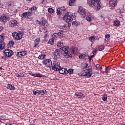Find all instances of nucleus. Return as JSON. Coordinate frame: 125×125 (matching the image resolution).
<instances>
[{
  "label": "nucleus",
  "mask_w": 125,
  "mask_h": 125,
  "mask_svg": "<svg viewBox=\"0 0 125 125\" xmlns=\"http://www.w3.org/2000/svg\"><path fill=\"white\" fill-rule=\"evenodd\" d=\"M75 1H76V0H69V5L72 6V5L74 4V2H75Z\"/></svg>",
  "instance_id": "a19ab883"
},
{
  "label": "nucleus",
  "mask_w": 125,
  "mask_h": 125,
  "mask_svg": "<svg viewBox=\"0 0 125 125\" xmlns=\"http://www.w3.org/2000/svg\"><path fill=\"white\" fill-rule=\"evenodd\" d=\"M88 57L89 61H90V60H91V58H93V57H94V55H91V56H90L88 55V57Z\"/></svg>",
  "instance_id": "8fccbe9b"
},
{
  "label": "nucleus",
  "mask_w": 125,
  "mask_h": 125,
  "mask_svg": "<svg viewBox=\"0 0 125 125\" xmlns=\"http://www.w3.org/2000/svg\"><path fill=\"white\" fill-rule=\"evenodd\" d=\"M37 94H38V95L41 94V93H40V90H37Z\"/></svg>",
  "instance_id": "680f3d73"
},
{
  "label": "nucleus",
  "mask_w": 125,
  "mask_h": 125,
  "mask_svg": "<svg viewBox=\"0 0 125 125\" xmlns=\"http://www.w3.org/2000/svg\"><path fill=\"white\" fill-rule=\"evenodd\" d=\"M37 10V7L33 6L32 7L29 8L28 12H30L31 13V15H33L34 14V12L36 11Z\"/></svg>",
  "instance_id": "aec40b11"
},
{
  "label": "nucleus",
  "mask_w": 125,
  "mask_h": 125,
  "mask_svg": "<svg viewBox=\"0 0 125 125\" xmlns=\"http://www.w3.org/2000/svg\"><path fill=\"white\" fill-rule=\"evenodd\" d=\"M75 17V16H73L70 12H67L66 14H65L63 18V20L65 22H66V23L64 24V27L65 28H68L69 27H71L72 23H70L69 22H71V21H73V17Z\"/></svg>",
  "instance_id": "f257e3e1"
},
{
  "label": "nucleus",
  "mask_w": 125,
  "mask_h": 125,
  "mask_svg": "<svg viewBox=\"0 0 125 125\" xmlns=\"http://www.w3.org/2000/svg\"><path fill=\"white\" fill-rule=\"evenodd\" d=\"M43 26H44V28L45 27H47V25H48V22L46 20H42Z\"/></svg>",
  "instance_id": "a878e982"
},
{
  "label": "nucleus",
  "mask_w": 125,
  "mask_h": 125,
  "mask_svg": "<svg viewBox=\"0 0 125 125\" xmlns=\"http://www.w3.org/2000/svg\"><path fill=\"white\" fill-rule=\"evenodd\" d=\"M40 41L41 39H40V38H37L35 39V42H36V43H38V44H39Z\"/></svg>",
  "instance_id": "a18cd8bd"
},
{
  "label": "nucleus",
  "mask_w": 125,
  "mask_h": 125,
  "mask_svg": "<svg viewBox=\"0 0 125 125\" xmlns=\"http://www.w3.org/2000/svg\"><path fill=\"white\" fill-rule=\"evenodd\" d=\"M11 6V4H10L8 5V7H10V6Z\"/></svg>",
  "instance_id": "69168bd1"
},
{
  "label": "nucleus",
  "mask_w": 125,
  "mask_h": 125,
  "mask_svg": "<svg viewBox=\"0 0 125 125\" xmlns=\"http://www.w3.org/2000/svg\"><path fill=\"white\" fill-rule=\"evenodd\" d=\"M4 28L2 26H0V32H1L3 30Z\"/></svg>",
  "instance_id": "13d9d810"
},
{
  "label": "nucleus",
  "mask_w": 125,
  "mask_h": 125,
  "mask_svg": "<svg viewBox=\"0 0 125 125\" xmlns=\"http://www.w3.org/2000/svg\"><path fill=\"white\" fill-rule=\"evenodd\" d=\"M60 49L62 50L64 52L63 55L67 58H72L73 55L71 54V51H70V47L69 46H64L62 47Z\"/></svg>",
  "instance_id": "20e7f679"
},
{
  "label": "nucleus",
  "mask_w": 125,
  "mask_h": 125,
  "mask_svg": "<svg viewBox=\"0 0 125 125\" xmlns=\"http://www.w3.org/2000/svg\"><path fill=\"white\" fill-rule=\"evenodd\" d=\"M113 24L114 26H116V27H119L121 24V22L119 20H115L114 21Z\"/></svg>",
  "instance_id": "5701e85b"
},
{
  "label": "nucleus",
  "mask_w": 125,
  "mask_h": 125,
  "mask_svg": "<svg viewBox=\"0 0 125 125\" xmlns=\"http://www.w3.org/2000/svg\"><path fill=\"white\" fill-rule=\"evenodd\" d=\"M6 119V117L4 115H1L0 116V120H1L2 121H4Z\"/></svg>",
  "instance_id": "37998d69"
},
{
  "label": "nucleus",
  "mask_w": 125,
  "mask_h": 125,
  "mask_svg": "<svg viewBox=\"0 0 125 125\" xmlns=\"http://www.w3.org/2000/svg\"><path fill=\"white\" fill-rule=\"evenodd\" d=\"M47 37V35H45L43 37L44 39H46V37Z\"/></svg>",
  "instance_id": "0e129e2a"
},
{
  "label": "nucleus",
  "mask_w": 125,
  "mask_h": 125,
  "mask_svg": "<svg viewBox=\"0 0 125 125\" xmlns=\"http://www.w3.org/2000/svg\"><path fill=\"white\" fill-rule=\"evenodd\" d=\"M92 67L91 66H88L87 69L83 70L81 72L82 76L84 77H87V78H90V77H93L95 75V73L92 72Z\"/></svg>",
  "instance_id": "f03ea898"
},
{
  "label": "nucleus",
  "mask_w": 125,
  "mask_h": 125,
  "mask_svg": "<svg viewBox=\"0 0 125 125\" xmlns=\"http://www.w3.org/2000/svg\"><path fill=\"white\" fill-rule=\"evenodd\" d=\"M110 69H111V67L110 66L106 67L105 68L104 73H105V74H108V73H109V71H110Z\"/></svg>",
  "instance_id": "c9c22d12"
},
{
  "label": "nucleus",
  "mask_w": 125,
  "mask_h": 125,
  "mask_svg": "<svg viewBox=\"0 0 125 125\" xmlns=\"http://www.w3.org/2000/svg\"><path fill=\"white\" fill-rule=\"evenodd\" d=\"M86 19L87 21L90 22L91 21V20H92V19L91 18V16L89 15V14H87L86 15Z\"/></svg>",
  "instance_id": "bb28decb"
},
{
  "label": "nucleus",
  "mask_w": 125,
  "mask_h": 125,
  "mask_svg": "<svg viewBox=\"0 0 125 125\" xmlns=\"http://www.w3.org/2000/svg\"><path fill=\"white\" fill-rule=\"evenodd\" d=\"M87 57H88V54L87 53L81 54L79 55V59H86Z\"/></svg>",
  "instance_id": "6ab92c4d"
},
{
  "label": "nucleus",
  "mask_w": 125,
  "mask_h": 125,
  "mask_svg": "<svg viewBox=\"0 0 125 125\" xmlns=\"http://www.w3.org/2000/svg\"><path fill=\"white\" fill-rule=\"evenodd\" d=\"M60 74H62V75H68V70L67 68H62L61 66L58 70Z\"/></svg>",
  "instance_id": "ddd939ff"
},
{
  "label": "nucleus",
  "mask_w": 125,
  "mask_h": 125,
  "mask_svg": "<svg viewBox=\"0 0 125 125\" xmlns=\"http://www.w3.org/2000/svg\"><path fill=\"white\" fill-rule=\"evenodd\" d=\"M96 68L97 70H100V71L102 70V66H100V64H97L96 65Z\"/></svg>",
  "instance_id": "f704fd0d"
},
{
  "label": "nucleus",
  "mask_w": 125,
  "mask_h": 125,
  "mask_svg": "<svg viewBox=\"0 0 125 125\" xmlns=\"http://www.w3.org/2000/svg\"><path fill=\"white\" fill-rule=\"evenodd\" d=\"M105 39H109L110 38V34H106L105 36Z\"/></svg>",
  "instance_id": "864d4df0"
},
{
  "label": "nucleus",
  "mask_w": 125,
  "mask_h": 125,
  "mask_svg": "<svg viewBox=\"0 0 125 125\" xmlns=\"http://www.w3.org/2000/svg\"><path fill=\"white\" fill-rule=\"evenodd\" d=\"M18 24L17 21L15 20H11L9 21V27H15Z\"/></svg>",
  "instance_id": "f3484780"
},
{
  "label": "nucleus",
  "mask_w": 125,
  "mask_h": 125,
  "mask_svg": "<svg viewBox=\"0 0 125 125\" xmlns=\"http://www.w3.org/2000/svg\"><path fill=\"white\" fill-rule=\"evenodd\" d=\"M58 37H59L58 36V34H57V33H55L52 36V39H53L54 40H56Z\"/></svg>",
  "instance_id": "2f4dec72"
},
{
  "label": "nucleus",
  "mask_w": 125,
  "mask_h": 125,
  "mask_svg": "<svg viewBox=\"0 0 125 125\" xmlns=\"http://www.w3.org/2000/svg\"><path fill=\"white\" fill-rule=\"evenodd\" d=\"M85 95L83 94L82 92H76L74 95V98H80L81 99H83Z\"/></svg>",
  "instance_id": "f8f14e48"
},
{
  "label": "nucleus",
  "mask_w": 125,
  "mask_h": 125,
  "mask_svg": "<svg viewBox=\"0 0 125 125\" xmlns=\"http://www.w3.org/2000/svg\"><path fill=\"white\" fill-rule=\"evenodd\" d=\"M14 45V42L12 41H11L9 42V43L7 44V47L8 48L11 47L12 46H13Z\"/></svg>",
  "instance_id": "393cba45"
},
{
  "label": "nucleus",
  "mask_w": 125,
  "mask_h": 125,
  "mask_svg": "<svg viewBox=\"0 0 125 125\" xmlns=\"http://www.w3.org/2000/svg\"><path fill=\"white\" fill-rule=\"evenodd\" d=\"M43 65H46V67L50 68L52 65V62L50 59H45L42 61Z\"/></svg>",
  "instance_id": "9b49d317"
},
{
  "label": "nucleus",
  "mask_w": 125,
  "mask_h": 125,
  "mask_svg": "<svg viewBox=\"0 0 125 125\" xmlns=\"http://www.w3.org/2000/svg\"><path fill=\"white\" fill-rule=\"evenodd\" d=\"M13 37L14 38L15 40H17L19 41L23 38V33L22 32H13L12 33Z\"/></svg>",
  "instance_id": "423d86ee"
},
{
  "label": "nucleus",
  "mask_w": 125,
  "mask_h": 125,
  "mask_svg": "<svg viewBox=\"0 0 125 125\" xmlns=\"http://www.w3.org/2000/svg\"><path fill=\"white\" fill-rule=\"evenodd\" d=\"M62 54V51L61 50L57 49L53 52V54L55 59H57V58H59L60 57V55Z\"/></svg>",
  "instance_id": "6e6552de"
},
{
  "label": "nucleus",
  "mask_w": 125,
  "mask_h": 125,
  "mask_svg": "<svg viewBox=\"0 0 125 125\" xmlns=\"http://www.w3.org/2000/svg\"><path fill=\"white\" fill-rule=\"evenodd\" d=\"M89 41L93 42L95 41V37L93 36H91V37L89 38Z\"/></svg>",
  "instance_id": "473e14b6"
},
{
  "label": "nucleus",
  "mask_w": 125,
  "mask_h": 125,
  "mask_svg": "<svg viewBox=\"0 0 125 125\" xmlns=\"http://www.w3.org/2000/svg\"><path fill=\"white\" fill-rule=\"evenodd\" d=\"M88 66V63H86L85 64V67L84 68H85L86 69H87V68H88V67H87Z\"/></svg>",
  "instance_id": "4d7b16f0"
},
{
  "label": "nucleus",
  "mask_w": 125,
  "mask_h": 125,
  "mask_svg": "<svg viewBox=\"0 0 125 125\" xmlns=\"http://www.w3.org/2000/svg\"><path fill=\"white\" fill-rule=\"evenodd\" d=\"M117 3H118V0H110L109 1L110 6H112V7L116 6Z\"/></svg>",
  "instance_id": "a211bd4d"
},
{
  "label": "nucleus",
  "mask_w": 125,
  "mask_h": 125,
  "mask_svg": "<svg viewBox=\"0 0 125 125\" xmlns=\"http://www.w3.org/2000/svg\"><path fill=\"white\" fill-rule=\"evenodd\" d=\"M61 67L60 62H54L50 68H51L52 70L56 72L57 71H59Z\"/></svg>",
  "instance_id": "39448f33"
},
{
  "label": "nucleus",
  "mask_w": 125,
  "mask_h": 125,
  "mask_svg": "<svg viewBox=\"0 0 125 125\" xmlns=\"http://www.w3.org/2000/svg\"><path fill=\"white\" fill-rule=\"evenodd\" d=\"M100 18H102V20L103 21V20H105V18L102 17V16H100Z\"/></svg>",
  "instance_id": "bf43d9fd"
},
{
  "label": "nucleus",
  "mask_w": 125,
  "mask_h": 125,
  "mask_svg": "<svg viewBox=\"0 0 125 125\" xmlns=\"http://www.w3.org/2000/svg\"><path fill=\"white\" fill-rule=\"evenodd\" d=\"M20 77H21V78H24L25 75L22 73H20Z\"/></svg>",
  "instance_id": "603ef678"
},
{
  "label": "nucleus",
  "mask_w": 125,
  "mask_h": 125,
  "mask_svg": "<svg viewBox=\"0 0 125 125\" xmlns=\"http://www.w3.org/2000/svg\"><path fill=\"white\" fill-rule=\"evenodd\" d=\"M104 49H105V47H104V45H102L99 46L98 47V49L99 51H103V50H104Z\"/></svg>",
  "instance_id": "72a5a7b5"
},
{
  "label": "nucleus",
  "mask_w": 125,
  "mask_h": 125,
  "mask_svg": "<svg viewBox=\"0 0 125 125\" xmlns=\"http://www.w3.org/2000/svg\"><path fill=\"white\" fill-rule=\"evenodd\" d=\"M37 22H38L39 25H40V26H42L43 25V22H42V21H38L37 20Z\"/></svg>",
  "instance_id": "49530a36"
},
{
  "label": "nucleus",
  "mask_w": 125,
  "mask_h": 125,
  "mask_svg": "<svg viewBox=\"0 0 125 125\" xmlns=\"http://www.w3.org/2000/svg\"><path fill=\"white\" fill-rule=\"evenodd\" d=\"M0 42H4V37L3 35H0Z\"/></svg>",
  "instance_id": "e433bc0d"
},
{
  "label": "nucleus",
  "mask_w": 125,
  "mask_h": 125,
  "mask_svg": "<svg viewBox=\"0 0 125 125\" xmlns=\"http://www.w3.org/2000/svg\"><path fill=\"white\" fill-rule=\"evenodd\" d=\"M78 12L80 13V14H81L82 18H85V16H86V15L87 14L85 12V9H83L82 7L79 8Z\"/></svg>",
  "instance_id": "0eeeda50"
},
{
  "label": "nucleus",
  "mask_w": 125,
  "mask_h": 125,
  "mask_svg": "<svg viewBox=\"0 0 125 125\" xmlns=\"http://www.w3.org/2000/svg\"><path fill=\"white\" fill-rule=\"evenodd\" d=\"M26 54H27V51H22L21 52H18L17 53V56L18 57H20V58H21V57H23V56H25V55H26Z\"/></svg>",
  "instance_id": "dca6fc26"
},
{
  "label": "nucleus",
  "mask_w": 125,
  "mask_h": 125,
  "mask_svg": "<svg viewBox=\"0 0 125 125\" xmlns=\"http://www.w3.org/2000/svg\"><path fill=\"white\" fill-rule=\"evenodd\" d=\"M72 25H73V26H79V24L78 23V22L76 21H73Z\"/></svg>",
  "instance_id": "c03bdc74"
},
{
  "label": "nucleus",
  "mask_w": 125,
  "mask_h": 125,
  "mask_svg": "<svg viewBox=\"0 0 125 125\" xmlns=\"http://www.w3.org/2000/svg\"><path fill=\"white\" fill-rule=\"evenodd\" d=\"M33 77H36V78H42V74L39 73H34Z\"/></svg>",
  "instance_id": "b1692460"
},
{
  "label": "nucleus",
  "mask_w": 125,
  "mask_h": 125,
  "mask_svg": "<svg viewBox=\"0 0 125 125\" xmlns=\"http://www.w3.org/2000/svg\"><path fill=\"white\" fill-rule=\"evenodd\" d=\"M4 47H5L4 42H0V51L2 50V49H3Z\"/></svg>",
  "instance_id": "cd10ccee"
},
{
  "label": "nucleus",
  "mask_w": 125,
  "mask_h": 125,
  "mask_svg": "<svg viewBox=\"0 0 125 125\" xmlns=\"http://www.w3.org/2000/svg\"><path fill=\"white\" fill-rule=\"evenodd\" d=\"M69 74V75H72V74L74 73V70H73V69L70 68L67 70V74Z\"/></svg>",
  "instance_id": "4c0bfd02"
},
{
  "label": "nucleus",
  "mask_w": 125,
  "mask_h": 125,
  "mask_svg": "<svg viewBox=\"0 0 125 125\" xmlns=\"http://www.w3.org/2000/svg\"><path fill=\"white\" fill-rule=\"evenodd\" d=\"M87 3L92 7L95 6V4H97V9L98 10H99V9L102 7V4H101V1H100V0H88Z\"/></svg>",
  "instance_id": "7ed1b4c3"
},
{
  "label": "nucleus",
  "mask_w": 125,
  "mask_h": 125,
  "mask_svg": "<svg viewBox=\"0 0 125 125\" xmlns=\"http://www.w3.org/2000/svg\"><path fill=\"white\" fill-rule=\"evenodd\" d=\"M39 45V43L35 42L34 47H37Z\"/></svg>",
  "instance_id": "5fc2aeb1"
},
{
  "label": "nucleus",
  "mask_w": 125,
  "mask_h": 125,
  "mask_svg": "<svg viewBox=\"0 0 125 125\" xmlns=\"http://www.w3.org/2000/svg\"><path fill=\"white\" fill-rule=\"evenodd\" d=\"M7 20H9V17L6 14H3L0 17V22H7Z\"/></svg>",
  "instance_id": "9d476101"
},
{
  "label": "nucleus",
  "mask_w": 125,
  "mask_h": 125,
  "mask_svg": "<svg viewBox=\"0 0 125 125\" xmlns=\"http://www.w3.org/2000/svg\"><path fill=\"white\" fill-rule=\"evenodd\" d=\"M1 70H2V68L1 67H0V70L1 71Z\"/></svg>",
  "instance_id": "338daca9"
},
{
  "label": "nucleus",
  "mask_w": 125,
  "mask_h": 125,
  "mask_svg": "<svg viewBox=\"0 0 125 125\" xmlns=\"http://www.w3.org/2000/svg\"><path fill=\"white\" fill-rule=\"evenodd\" d=\"M107 97H108L107 94H104L102 97V100H103V101H107Z\"/></svg>",
  "instance_id": "7c9ffc66"
},
{
  "label": "nucleus",
  "mask_w": 125,
  "mask_h": 125,
  "mask_svg": "<svg viewBox=\"0 0 125 125\" xmlns=\"http://www.w3.org/2000/svg\"><path fill=\"white\" fill-rule=\"evenodd\" d=\"M22 17H24V18H26V19H31V16H32V15L30 12L28 11L23 13L22 14Z\"/></svg>",
  "instance_id": "4468645a"
},
{
  "label": "nucleus",
  "mask_w": 125,
  "mask_h": 125,
  "mask_svg": "<svg viewBox=\"0 0 125 125\" xmlns=\"http://www.w3.org/2000/svg\"><path fill=\"white\" fill-rule=\"evenodd\" d=\"M16 77H20V74H16Z\"/></svg>",
  "instance_id": "e2e57ef3"
},
{
  "label": "nucleus",
  "mask_w": 125,
  "mask_h": 125,
  "mask_svg": "<svg viewBox=\"0 0 125 125\" xmlns=\"http://www.w3.org/2000/svg\"><path fill=\"white\" fill-rule=\"evenodd\" d=\"M70 51H71L70 54H77L79 52V50L75 46L71 47Z\"/></svg>",
  "instance_id": "2eb2a0df"
},
{
  "label": "nucleus",
  "mask_w": 125,
  "mask_h": 125,
  "mask_svg": "<svg viewBox=\"0 0 125 125\" xmlns=\"http://www.w3.org/2000/svg\"><path fill=\"white\" fill-rule=\"evenodd\" d=\"M57 35H58V37H59V36H63V32H59L58 33H57Z\"/></svg>",
  "instance_id": "de8ad7c7"
},
{
  "label": "nucleus",
  "mask_w": 125,
  "mask_h": 125,
  "mask_svg": "<svg viewBox=\"0 0 125 125\" xmlns=\"http://www.w3.org/2000/svg\"><path fill=\"white\" fill-rule=\"evenodd\" d=\"M29 75H30L31 76H33V77H34V73H33V72H30L29 73Z\"/></svg>",
  "instance_id": "052dcab7"
},
{
  "label": "nucleus",
  "mask_w": 125,
  "mask_h": 125,
  "mask_svg": "<svg viewBox=\"0 0 125 125\" xmlns=\"http://www.w3.org/2000/svg\"><path fill=\"white\" fill-rule=\"evenodd\" d=\"M39 93H40L41 95H44V94L48 93V91H46L45 89L40 90Z\"/></svg>",
  "instance_id": "4be33fe9"
},
{
  "label": "nucleus",
  "mask_w": 125,
  "mask_h": 125,
  "mask_svg": "<svg viewBox=\"0 0 125 125\" xmlns=\"http://www.w3.org/2000/svg\"><path fill=\"white\" fill-rule=\"evenodd\" d=\"M48 11L49 13H53V12H54V10L52 8H49L48 9Z\"/></svg>",
  "instance_id": "79ce46f5"
},
{
  "label": "nucleus",
  "mask_w": 125,
  "mask_h": 125,
  "mask_svg": "<svg viewBox=\"0 0 125 125\" xmlns=\"http://www.w3.org/2000/svg\"><path fill=\"white\" fill-rule=\"evenodd\" d=\"M48 43L51 44V45H54V40H53V38H51L49 40V42Z\"/></svg>",
  "instance_id": "c756f323"
},
{
  "label": "nucleus",
  "mask_w": 125,
  "mask_h": 125,
  "mask_svg": "<svg viewBox=\"0 0 125 125\" xmlns=\"http://www.w3.org/2000/svg\"><path fill=\"white\" fill-rule=\"evenodd\" d=\"M57 15H60V14H62V11H61V10L60 9V8H58L57 9V12H56Z\"/></svg>",
  "instance_id": "ea45409f"
},
{
  "label": "nucleus",
  "mask_w": 125,
  "mask_h": 125,
  "mask_svg": "<svg viewBox=\"0 0 125 125\" xmlns=\"http://www.w3.org/2000/svg\"><path fill=\"white\" fill-rule=\"evenodd\" d=\"M4 54L5 55V56L7 58L8 57H11L13 54H14V53L13 51L10 49H6L3 52Z\"/></svg>",
  "instance_id": "1a4fd4ad"
},
{
  "label": "nucleus",
  "mask_w": 125,
  "mask_h": 125,
  "mask_svg": "<svg viewBox=\"0 0 125 125\" xmlns=\"http://www.w3.org/2000/svg\"><path fill=\"white\" fill-rule=\"evenodd\" d=\"M57 46L58 47H61V46H63V42H62L61 41H59L57 43Z\"/></svg>",
  "instance_id": "58836bf2"
},
{
  "label": "nucleus",
  "mask_w": 125,
  "mask_h": 125,
  "mask_svg": "<svg viewBox=\"0 0 125 125\" xmlns=\"http://www.w3.org/2000/svg\"><path fill=\"white\" fill-rule=\"evenodd\" d=\"M33 93L34 95H37V94H38V92L36 91H33Z\"/></svg>",
  "instance_id": "6e6d98bb"
},
{
  "label": "nucleus",
  "mask_w": 125,
  "mask_h": 125,
  "mask_svg": "<svg viewBox=\"0 0 125 125\" xmlns=\"http://www.w3.org/2000/svg\"><path fill=\"white\" fill-rule=\"evenodd\" d=\"M121 125H125V124H122Z\"/></svg>",
  "instance_id": "774afa93"
},
{
  "label": "nucleus",
  "mask_w": 125,
  "mask_h": 125,
  "mask_svg": "<svg viewBox=\"0 0 125 125\" xmlns=\"http://www.w3.org/2000/svg\"><path fill=\"white\" fill-rule=\"evenodd\" d=\"M46 55L44 54H41L38 57L39 59H40L41 60H42V59H44L45 58Z\"/></svg>",
  "instance_id": "c85d7f7f"
},
{
  "label": "nucleus",
  "mask_w": 125,
  "mask_h": 125,
  "mask_svg": "<svg viewBox=\"0 0 125 125\" xmlns=\"http://www.w3.org/2000/svg\"><path fill=\"white\" fill-rule=\"evenodd\" d=\"M7 89H9L10 90H15L16 88L14 86V85H12L11 84H8L7 85Z\"/></svg>",
  "instance_id": "412c9836"
},
{
  "label": "nucleus",
  "mask_w": 125,
  "mask_h": 125,
  "mask_svg": "<svg viewBox=\"0 0 125 125\" xmlns=\"http://www.w3.org/2000/svg\"><path fill=\"white\" fill-rule=\"evenodd\" d=\"M96 53H97V51L96 50V49H94L93 50V55H95V54H96Z\"/></svg>",
  "instance_id": "3c124183"
},
{
  "label": "nucleus",
  "mask_w": 125,
  "mask_h": 125,
  "mask_svg": "<svg viewBox=\"0 0 125 125\" xmlns=\"http://www.w3.org/2000/svg\"><path fill=\"white\" fill-rule=\"evenodd\" d=\"M60 9H61V10L62 11H65V10H66V8H65V7L63 6V7H62L61 8H59Z\"/></svg>",
  "instance_id": "09e8293b"
}]
</instances>
